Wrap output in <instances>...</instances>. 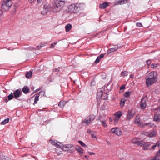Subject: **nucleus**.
<instances>
[{
    "label": "nucleus",
    "instance_id": "obj_1",
    "mask_svg": "<svg viewBox=\"0 0 160 160\" xmlns=\"http://www.w3.org/2000/svg\"><path fill=\"white\" fill-rule=\"evenodd\" d=\"M65 2L62 0H55L52 3V12L54 13L59 12L65 5Z\"/></svg>",
    "mask_w": 160,
    "mask_h": 160
},
{
    "label": "nucleus",
    "instance_id": "obj_2",
    "mask_svg": "<svg viewBox=\"0 0 160 160\" xmlns=\"http://www.w3.org/2000/svg\"><path fill=\"white\" fill-rule=\"evenodd\" d=\"M84 5L83 3L72 4L69 6L68 8L71 12L77 13L83 8Z\"/></svg>",
    "mask_w": 160,
    "mask_h": 160
},
{
    "label": "nucleus",
    "instance_id": "obj_3",
    "mask_svg": "<svg viewBox=\"0 0 160 160\" xmlns=\"http://www.w3.org/2000/svg\"><path fill=\"white\" fill-rule=\"evenodd\" d=\"M12 0H4L2 2V6L3 8L8 9L12 5Z\"/></svg>",
    "mask_w": 160,
    "mask_h": 160
},
{
    "label": "nucleus",
    "instance_id": "obj_4",
    "mask_svg": "<svg viewBox=\"0 0 160 160\" xmlns=\"http://www.w3.org/2000/svg\"><path fill=\"white\" fill-rule=\"evenodd\" d=\"M95 116L92 114L88 116L83 121V122L87 125H89L95 118Z\"/></svg>",
    "mask_w": 160,
    "mask_h": 160
},
{
    "label": "nucleus",
    "instance_id": "obj_5",
    "mask_svg": "<svg viewBox=\"0 0 160 160\" xmlns=\"http://www.w3.org/2000/svg\"><path fill=\"white\" fill-rule=\"evenodd\" d=\"M111 131L113 133L118 136L121 135L122 134V130L118 127L113 128L111 129Z\"/></svg>",
    "mask_w": 160,
    "mask_h": 160
},
{
    "label": "nucleus",
    "instance_id": "obj_6",
    "mask_svg": "<svg viewBox=\"0 0 160 160\" xmlns=\"http://www.w3.org/2000/svg\"><path fill=\"white\" fill-rule=\"evenodd\" d=\"M135 115V112L133 109L129 110L127 112L126 119L128 120H130Z\"/></svg>",
    "mask_w": 160,
    "mask_h": 160
},
{
    "label": "nucleus",
    "instance_id": "obj_7",
    "mask_svg": "<svg viewBox=\"0 0 160 160\" xmlns=\"http://www.w3.org/2000/svg\"><path fill=\"white\" fill-rule=\"evenodd\" d=\"M102 90H101L100 92L98 91L97 93V97L98 98H100L103 100L107 99L108 98L107 94L106 93H103Z\"/></svg>",
    "mask_w": 160,
    "mask_h": 160
},
{
    "label": "nucleus",
    "instance_id": "obj_8",
    "mask_svg": "<svg viewBox=\"0 0 160 160\" xmlns=\"http://www.w3.org/2000/svg\"><path fill=\"white\" fill-rule=\"evenodd\" d=\"M148 101V99L146 97H142L140 101V108L142 109H144L146 107V103Z\"/></svg>",
    "mask_w": 160,
    "mask_h": 160
},
{
    "label": "nucleus",
    "instance_id": "obj_9",
    "mask_svg": "<svg viewBox=\"0 0 160 160\" xmlns=\"http://www.w3.org/2000/svg\"><path fill=\"white\" fill-rule=\"evenodd\" d=\"M157 80V79L152 78H146V83L148 87L154 83Z\"/></svg>",
    "mask_w": 160,
    "mask_h": 160
},
{
    "label": "nucleus",
    "instance_id": "obj_10",
    "mask_svg": "<svg viewBox=\"0 0 160 160\" xmlns=\"http://www.w3.org/2000/svg\"><path fill=\"white\" fill-rule=\"evenodd\" d=\"M147 78H154L158 79L157 73L156 71H152L149 73L146 77Z\"/></svg>",
    "mask_w": 160,
    "mask_h": 160
},
{
    "label": "nucleus",
    "instance_id": "obj_11",
    "mask_svg": "<svg viewBox=\"0 0 160 160\" xmlns=\"http://www.w3.org/2000/svg\"><path fill=\"white\" fill-rule=\"evenodd\" d=\"M157 132L155 130H153L151 132H145L144 133V134L146 136L149 137H154L156 135Z\"/></svg>",
    "mask_w": 160,
    "mask_h": 160
},
{
    "label": "nucleus",
    "instance_id": "obj_12",
    "mask_svg": "<svg viewBox=\"0 0 160 160\" xmlns=\"http://www.w3.org/2000/svg\"><path fill=\"white\" fill-rule=\"evenodd\" d=\"M44 9L41 12V14L45 15L48 12L49 9V5L45 4L44 5Z\"/></svg>",
    "mask_w": 160,
    "mask_h": 160
},
{
    "label": "nucleus",
    "instance_id": "obj_13",
    "mask_svg": "<svg viewBox=\"0 0 160 160\" xmlns=\"http://www.w3.org/2000/svg\"><path fill=\"white\" fill-rule=\"evenodd\" d=\"M114 47L109 49L108 50L107 53L108 54H109L112 52H114L116 51L119 48L117 45L114 46Z\"/></svg>",
    "mask_w": 160,
    "mask_h": 160
},
{
    "label": "nucleus",
    "instance_id": "obj_14",
    "mask_svg": "<svg viewBox=\"0 0 160 160\" xmlns=\"http://www.w3.org/2000/svg\"><path fill=\"white\" fill-rule=\"evenodd\" d=\"M22 93V92L21 90L18 89L14 91L13 93L14 97L16 98L19 97Z\"/></svg>",
    "mask_w": 160,
    "mask_h": 160
},
{
    "label": "nucleus",
    "instance_id": "obj_15",
    "mask_svg": "<svg viewBox=\"0 0 160 160\" xmlns=\"http://www.w3.org/2000/svg\"><path fill=\"white\" fill-rule=\"evenodd\" d=\"M51 143L52 145H54V146L56 147H59L61 148L62 147V144L61 143H60L59 142H57V141L56 140H54L52 141L51 139Z\"/></svg>",
    "mask_w": 160,
    "mask_h": 160
},
{
    "label": "nucleus",
    "instance_id": "obj_16",
    "mask_svg": "<svg viewBox=\"0 0 160 160\" xmlns=\"http://www.w3.org/2000/svg\"><path fill=\"white\" fill-rule=\"evenodd\" d=\"M140 125L141 126L144 127L146 125L148 126V127H151V128H154L155 127V125L153 124V123L152 122H148V123H141L140 124Z\"/></svg>",
    "mask_w": 160,
    "mask_h": 160
},
{
    "label": "nucleus",
    "instance_id": "obj_17",
    "mask_svg": "<svg viewBox=\"0 0 160 160\" xmlns=\"http://www.w3.org/2000/svg\"><path fill=\"white\" fill-rule=\"evenodd\" d=\"M143 148L144 150H150V146L152 144V142H144L143 143Z\"/></svg>",
    "mask_w": 160,
    "mask_h": 160
},
{
    "label": "nucleus",
    "instance_id": "obj_18",
    "mask_svg": "<svg viewBox=\"0 0 160 160\" xmlns=\"http://www.w3.org/2000/svg\"><path fill=\"white\" fill-rule=\"evenodd\" d=\"M140 116L139 115H137L136 116L134 120V123L135 124L137 125H140V124L141 123H140Z\"/></svg>",
    "mask_w": 160,
    "mask_h": 160
},
{
    "label": "nucleus",
    "instance_id": "obj_19",
    "mask_svg": "<svg viewBox=\"0 0 160 160\" xmlns=\"http://www.w3.org/2000/svg\"><path fill=\"white\" fill-rule=\"evenodd\" d=\"M158 154L153 157L148 158V160H160V156Z\"/></svg>",
    "mask_w": 160,
    "mask_h": 160
},
{
    "label": "nucleus",
    "instance_id": "obj_20",
    "mask_svg": "<svg viewBox=\"0 0 160 160\" xmlns=\"http://www.w3.org/2000/svg\"><path fill=\"white\" fill-rule=\"evenodd\" d=\"M43 92H40L39 93H37L36 94V96L35 98L33 104H35L37 103V102L39 100V94L40 93Z\"/></svg>",
    "mask_w": 160,
    "mask_h": 160
},
{
    "label": "nucleus",
    "instance_id": "obj_21",
    "mask_svg": "<svg viewBox=\"0 0 160 160\" xmlns=\"http://www.w3.org/2000/svg\"><path fill=\"white\" fill-rule=\"evenodd\" d=\"M154 120L155 121L159 122L160 120V114H156L154 115Z\"/></svg>",
    "mask_w": 160,
    "mask_h": 160
},
{
    "label": "nucleus",
    "instance_id": "obj_22",
    "mask_svg": "<svg viewBox=\"0 0 160 160\" xmlns=\"http://www.w3.org/2000/svg\"><path fill=\"white\" fill-rule=\"evenodd\" d=\"M76 149L79 152L80 155L81 156L83 154V149L80 146H77L76 147Z\"/></svg>",
    "mask_w": 160,
    "mask_h": 160
},
{
    "label": "nucleus",
    "instance_id": "obj_23",
    "mask_svg": "<svg viewBox=\"0 0 160 160\" xmlns=\"http://www.w3.org/2000/svg\"><path fill=\"white\" fill-rule=\"evenodd\" d=\"M108 4L107 2H104L103 4H100L99 5V7L101 9H104L108 6Z\"/></svg>",
    "mask_w": 160,
    "mask_h": 160
},
{
    "label": "nucleus",
    "instance_id": "obj_24",
    "mask_svg": "<svg viewBox=\"0 0 160 160\" xmlns=\"http://www.w3.org/2000/svg\"><path fill=\"white\" fill-rule=\"evenodd\" d=\"M67 102L64 100L61 101L59 103L58 105L61 108H63L66 104Z\"/></svg>",
    "mask_w": 160,
    "mask_h": 160
},
{
    "label": "nucleus",
    "instance_id": "obj_25",
    "mask_svg": "<svg viewBox=\"0 0 160 160\" xmlns=\"http://www.w3.org/2000/svg\"><path fill=\"white\" fill-rule=\"evenodd\" d=\"M140 140V138H134L132 139L131 142L133 144H137L138 141Z\"/></svg>",
    "mask_w": 160,
    "mask_h": 160
},
{
    "label": "nucleus",
    "instance_id": "obj_26",
    "mask_svg": "<svg viewBox=\"0 0 160 160\" xmlns=\"http://www.w3.org/2000/svg\"><path fill=\"white\" fill-rule=\"evenodd\" d=\"M122 115V111H119L117 112L114 114L115 117L120 118V117Z\"/></svg>",
    "mask_w": 160,
    "mask_h": 160
},
{
    "label": "nucleus",
    "instance_id": "obj_27",
    "mask_svg": "<svg viewBox=\"0 0 160 160\" xmlns=\"http://www.w3.org/2000/svg\"><path fill=\"white\" fill-rule=\"evenodd\" d=\"M55 151L56 153H57L58 155H60L61 153V152L62 151L61 147H57V148H55Z\"/></svg>",
    "mask_w": 160,
    "mask_h": 160
},
{
    "label": "nucleus",
    "instance_id": "obj_28",
    "mask_svg": "<svg viewBox=\"0 0 160 160\" xmlns=\"http://www.w3.org/2000/svg\"><path fill=\"white\" fill-rule=\"evenodd\" d=\"M72 26L70 24H68L65 27L66 31V32H69L71 29Z\"/></svg>",
    "mask_w": 160,
    "mask_h": 160
},
{
    "label": "nucleus",
    "instance_id": "obj_29",
    "mask_svg": "<svg viewBox=\"0 0 160 160\" xmlns=\"http://www.w3.org/2000/svg\"><path fill=\"white\" fill-rule=\"evenodd\" d=\"M22 91L25 94H27L29 92V89L27 87H24L22 89Z\"/></svg>",
    "mask_w": 160,
    "mask_h": 160
},
{
    "label": "nucleus",
    "instance_id": "obj_30",
    "mask_svg": "<svg viewBox=\"0 0 160 160\" xmlns=\"http://www.w3.org/2000/svg\"><path fill=\"white\" fill-rule=\"evenodd\" d=\"M126 2V0H119L117 2V4L118 5H122L124 4Z\"/></svg>",
    "mask_w": 160,
    "mask_h": 160
},
{
    "label": "nucleus",
    "instance_id": "obj_31",
    "mask_svg": "<svg viewBox=\"0 0 160 160\" xmlns=\"http://www.w3.org/2000/svg\"><path fill=\"white\" fill-rule=\"evenodd\" d=\"M47 44L46 43H41L37 47V49L38 50L40 49L42 47L46 46Z\"/></svg>",
    "mask_w": 160,
    "mask_h": 160
},
{
    "label": "nucleus",
    "instance_id": "obj_32",
    "mask_svg": "<svg viewBox=\"0 0 160 160\" xmlns=\"http://www.w3.org/2000/svg\"><path fill=\"white\" fill-rule=\"evenodd\" d=\"M61 149L62 151H68L69 149V147H67V145H62L61 147Z\"/></svg>",
    "mask_w": 160,
    "mask_h": 160
},
{
    "label": "nucleus",
    "instance_id": "obj_33",
    "mask_svg": "<svg viewBox=\"0 0 160 160\" xmlns=\"http://www.w3.org/2000/svg\"><path fill=\"white\" fill-rule=\"evenodd\" d=\"M159 145H160V143H159L158 142L150 148V150H153L157 146H159Z\"/></svg>",
    "mask_w": 160,
    "mask_h": 160
},
{
    "label": "nucleus",
    "instance_id": "obj_34",
    "mask_svg": "<svg viewBox=\"0 0 160 160\" xmlns=\"http://www.w3.org/2000/svg\"><path fill=\"white\" fill-rule=\"evenodd\" d=\"M32 75V72L31 71H29L26 74V77L27 78H31Z\"/></svg>",
    "mask_w": 160,
    "mask_h": 160
},
{
    "label": "nucleus",
    "instance_id": "obj_35",
    "mask_svg": "<svg viewBox=\"0 0 160 160\" xmlns=\"http://www.w3.org/2000/svg\"><path fill=\"white\" fill-rule=\"evenodd\" d=\"M144 142H143L142 141H140V140H139L137 144L140 146L142 147L143 146Z\"/></svg>",
    "mask_w": 160,
    "mask_h": 160
},
{
    "label": "nucleus",
    "instance_id": "obj_36",
    "mask_svg": "<svg viewBox=\"0 0 160 160\" xmlns=\"http://www.w3.org/2000/svg\"><path fill=\"white\" fill-rule=\"evenodd\" d=\"M14 96H13V94L12 93H11L8 96V99L9 100H10L12 99L14 97Z\"/></svg>",
    "mask_w": 160,
    "mask_h": 160
},
{
    "label": "nucleus",
    "instance_id": "obj_37",
    "mask_svg": "<svg viewBox=\"0 0 160 160\" xmlns=\"http://www.w3.org/2000/svg\"><path fill=\"white\" fill-rule=\"evenodd\" d=\"M125 103V100L124 99H121L120 104L121 107H123Z\"/></svg>",
    "mask_w": 160,
    "mask_h": 160
},
{
    "label": "nucleus",
    "instance_id": "obj_38",
    "mask_svg": "<svg viewBox=\"0 0 160 160\" xmlns=\"http://www.w3.org/2000/svg\"><path fill=\"white\" fill-rule=\"evenodd\" d=\"M9 121V118H7L5 119L3 121L1 122V124L2 125H4L6 124V123H8Z\"/></svg>",
    "mask_w": 160,
    "mask_h": 160
},
{
    "label": "nucleus",
    "instance_id": "obj_39",
    "mask_svg": "<svg viewBox=\"0 0 160 160\" xmlns=\"http://www.w3.org/2000/svg\"><path fill=\"white\" fill-rule=\"evenodd\" d=\"M92 138H96V132H94V131H92L91 132V134Z\"/></svg>",
    "mask_w": 160,
    "mask_h": 160
},
{
    "label": "nucleus",
    "instance_id": "obj_40",
    "mask_svg": "<svg viewBox=\"0 0 160 160\" xmlns=\"http://www.w3.org/2000/svg\"><path fill=\"white\" fill-rule=\"evenodd\" d=\"M131 93V92H125V94L124 95V96L125 97H129Z\"/></svg>",
    "mask_w": 160,
    "mask_h": 160
},
{
    "label": "nucleus",
    "instance_id": "obj_41",
    "mask_svg": "<svg viewBox=\"0 0 160 160\" xmlns=\"http://www.w3.org/2000/svg\"><path fill=\"white\" fill-rule=\"evenodd\" d=\"M125 89V86L124 85H123L121 86L120 89V91L122 92Z\"/></svg>",
    "mask_w": 160,
    "mask_h": 160
},
{
    "label": "nucleus",
    "instance_id": "obj_42",
    "mask_svg": "<svg viewBox=\"0 0 160 160\" xmlns=\"http://www.w3.org/2000/svg\"><path fill=\"white\" fill-rule=\"evenodd\" d=\"M119 119H120V118L115 117L114 118V124L115 125L116 124L118 123Z\"/></svg>",
    "mask_w": 160,
    "mask_h": 160
},
{
    "label": "nucleus",
    "instance_id": "obj_43",
    "mask_svg": "<svg viewBox=\"0 0 160 160\" xmlns=\"http://www.w3.org/2000/svg\"><path fill=\"white\" fill-rule=\"evenodd\" d=\"M128 72L127 71L122 72L121 73V76H126L128 75Z\"/></svg>",
    "mask_w": 160,
    "mask_h": 160
},
{
    "label": "nucleus",
    "instance_id": "obj_44",
    "mask_svg": "<svg viewBox=\"0 0 160 160\" xmlns=\"http://www.w3.org/2000/svg\"><path fill=\"white\" fill-rule=\"evenodd\" d=\"M78 142L80 145L83 147H85L86 146V145L81 141H79Z\"/></svg>",
    "mask_w": 160,
    "mask_h": 160
},
{
    "label": "nucleus",
    "instance_id": "obj_45",
    "mask_svg": "<svg viewBox=\"0 0 160 160\" xmlns=\"http://www.w3.org/2000/svg\"><path fill=\"white\" fill-rule=\"evenodd\" d=\"M100 122L102 123V125L104 127H107V125L106 123V122L105 121H102L100 120Z\"/></svg>",
    "mask_w": 160,
    "mask_h": 160
},
{
    "label": "nucleus",
    "instance_id": "obj_46",
    "mask_svg": "<svg viewBox=\"0 0 160 160\" xmlns=\"http://www.w3.org/2000/svg\"><path fill=\"white\" fill-rule=\"evenodd\" d=\"M136 26L137 27L141 28L142 27V24L141 23L137 22L136 23Z\"/></svg>",
    "mask_w": 160,
    "mask_h": 160
},
{
    "label": "nucleus",
    "instance_id": "obj_47",
    "mask_svg": "<svg viewBox=\"0 0 160 160\" xmlns=\"http://www.w3.org/2000/svg\"><path fill=\"white\" fill-rule=\"evenodd\" d=\"M100 59H101L100 58H99L98 56L96 59V60L95 62L96 64L98 63L100 61Z\"/></svg>",
    "mask_w": 160,
    "mask_h": 160
},
{
    "label": "nucleus",
    "instance_id": "obj_48",
    "mask_svg": "<svg viewBox=\"0 0 160 160\" xmlns=\"http://www.w3.org/2000/svg\"><path fill=\"white\" fill-rule=\"evenodd\" d=\"M57 42H54L53 43L51 44V48H53L54 47V45L57 44Z\"/></svg>",
    "mask_w": 160,
    "mask_h": 160
},
{
    "label": "nucleus",
    "instance_id": "obj_49",
    "mask_svg": "<svg viewBox=\"0 0 160 160\" xmlns=\"http://www.w3.org/2000/svg\"><path fill=\"white\" fill-rule=\"evenodd\" d=\"M0 160H6V157L2 156L0 157Z\"/></svg>",
    "mask_w": 160,
    "mask_h": 160
},
{
    "label": "nucleus",
    "instance_id": "obj_50",
    "mask_svg": "<svg viewBox=\"0 0 160 160\" xmlns=\"http://www.w3.org/2000/svg\"><path fill=\"white\" fill-rule=\"evenodd\" d=\"M105 54H102L98 56L99 58H100L101 59L104 56V55Z\"/></svg>",
    "mask_w": 160,
    "mask_h": 160
},
{
    "label": "nucleus",
    "instance_id": "obj_51",
    "mask_svg": "<svg viewBox=\"0 0 160 160\" xmlns=\"http://www.w3.org/2000/svg\"><path fill=\"white\" fill-rule=\"evenodd\" d=\"M151 67L152 68H156L157 67V64L154 65V64H151Z\"/></svg>",
    "mask_w": 160,
    "mask_h": 160
},
{
    "label": "nucleus",
    "instance_id": "obj_52",
    "mask_svg": "<svg viewBox=\"0 0 160 160\" xmlns=\"http://www.w3.org/2000/svg\"><path fill=\"white\" fill-rule=\"evenodd\" d=\"M88 153L90 155H94L95 154V153L94 152H88Z\"/></svg>",
    "mask_w": 160,
    "mask_h": 160
},
{
    "label": "nucleus",
    "instance_id": "obj_53",
    "mask_svg": "<svg viewBox=\"0 0 160 160\" xmlns=\"http://www.w3.org/2000/svg\"><path fill=\"white\" fill-rule=\"evenodd\" d=\"M151 61L150 60H148L147 62V63L148 65H149L151 64Z\"/></svg>",
    "mask_w": 160,
    "mask_h": 160
},
{
    "label": "nucleus",
    "instance_id": "obj_54",
    "mask_svg": "<svg viewBox=\"0 0 160 160\" xmlns=\"http://www.w3.org/2000/svg\"><path fill=\"white\" fill-rule=\"evenodd\" d=\"M130 78L131 79H133L134 78V75L132 74L130 75Z\"/></svg>",
    "mask_w": 160,
    "mask_h": 160
},
{
    "label": "nucleus",
    "instance_id": "obj_55",
    "mask_svg": "<svg viewBox=\"0 0 160 160\" xmlns=\"http://www.w3.org/2000/svg\"><path fill=\"white\" fill-rule=\"evenodd\" d=\"M85 158L87 159H89L90 158V157L89 156H86V155H84V156Z\"/></svg>",
    "mask_w": 160,
    "mask_h": 160
},
{
    "label": "nucleus",
    "instance_id": "obj_56",
    "mask_svg": "<svg viewBox=\"0 0 160 160\" xmlns=\"http://www.w3.org/2000/svg\"><path fill=\"white\" fill-rule=\"evenodd\" d=\"M35 0H28V2L30 3H32Z\"/></svg>",
    "mask_w": 160,
    "mask_h": 160
},
{
    "label": "nucleus",
    "instance_id": "obj_57",
    "mask_svg": "<svg viewBox=\"0 0 160 160\" xmlns=\"http://www.w3.org/2000/svg\"><path fill=\"white\" fill-rule=\"evenodd\" d=\"M92 131H91L90 130H87V132L88 133H91V132Z\"/></svg>",
    "mask_w": 160,
    "mask_h": 160
},
{
    "label": "nucleus",
    "instance_id": "obj_58",
    "mask_svg": "<svg viewBox=\"0 0 160 160\" xmlns=\"http://www.w3.org/2000/svg\"><path fill=\"white\" fill-rule=\"evenodd\" d=\"M114 120L111 117H110L109 118V120L110 122H112Z\"/></svg>",
    "mask_w": 160,
    "mask_h": 160
},
{
    "label": "nucleus",
    "instance_id": "obj_59",
    "mask_svg": "<svg viewBox=\"0 0 160 160\" xmlns=\"http://www.w3.org/2000/svg\"><path fill=\"white\" fill-rule=\"evenodd\" d=\"M42 0H37V2L38 3H40L41 2Z\"/></svg>",
    "mask_w": 160,
    "mask_h": 160
},
{
    "label": "nucleus",
    "instance_id": "obj_60",
    "mask_svg": "<svg viewBox=\"0 0 160 160\" xmlns=\"http://www.w3.org/2000/svg\"><path fill=\"white\" fill-rule=\"evenodd\" d=\"M156 110H159L160 111V106L158 107L157 108H156Z\"/></svg>",
    "mask_w": 160,
    "mask_h": 160
},
{
    "label": "nucleus",
    "instance_id": "obj_61",
    "mask_svg": "<svg viewBox=\"0 0 160 160\" xmlns=\"http://www.w3.org/2000/svg\"><path fill=\"white\" fill-rule=\"evenodd\" d=\"M3 101H7V98H4L3 99Z\"/></svg>",
    "mask_w": 160,
    "mask_h": 160
},
{
    "label": "nucleus",
    "instance_id": "obj_62",
    "mask_svg": "<svg viewBox=\"0 0 160 160\" xmlns=\"http://www.w3.org/2000/svg\"><path fill=\"white\" fill-rule=\"evenodd\" d=\"M53 70H54V71H55V72H57V71H58V69H53Z\"/></svg>",
    "mask_w": 160,
    "mask_h": 160
},
{
    "label": "nucleus",
    "instance_id": "obj_63",
    "mask_svg": "<svg viewBox=\"0 0 160 160\" xmlns=\"http://www.w3.org/2000/svg\"><path fill=\"white\" fill-rule=\"evenodd\" d=\"M159 152L160 153V149L159 150Z\"/></svg>",
    "mask_w": 160,
    "mask_h": 160
}]
</instances>
